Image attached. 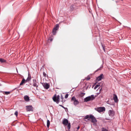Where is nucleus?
I'll return each mask as SVG.
<instances>
[{"label":"nucleus","mask_w":131,"mask_h":131,"mask_svg":"<svg viewBox=\"0 0 131 131\" xmlns=\"http://www.w3.org/2000/svg\"><path fill=\"white\" fill-rule=\"evenodd\" d=\"M90 79V77L89 75L86 78V79L87 80H89Z\"/></svg>","instance_id":"nucleus-26"},{"label":"nucleus","mask_w":131,"mask_h":131,"mask_svg":"<svg viewBox=\"0 0 131 131\" xmlns=\"http://www.w3.org/2000/svg\"><path fill=\"white\" fill-rule=\"evenodd\" d=\"M73 101V103L74 105H78L79 103V102L77 100L75 97L73 96V97L71 99V101Z\"/></svg>","instance_id":"nucleus-8"},{"label":"nucleus","mask_w":131,"mask_h":131,"mask_svg":"<svg viewBox=\"0 0 131 131\" xmlns=\"http://www.w3.org/2000/svg\"><path fill=\"white\" fill-rule=\"evenodd\" d=\"M49 39L51 41H52L53 40V39L51 38H49Z\"/></svg>","instance_id":"nucleus-34"},{"label":"nucleus","mask_w":131,"mask_h":131,"mask_svg":"<svg viewBox=\"0 0 131 131\" xmlns=\"http://www.w3.org/2000/svg\"><path fill=\"white\" fill-rule=\"evenodd\" d=\"M25 80L24 79H23L22 80L20 83V85H22L25 82Z\"/></svg>","instance_id":"nucleus-19"},{"label":"nucleus","mask_w":131,"mask_h":131,"mask_svg":"<svg viewBox=\"0 0 131 131\" xmlns=\"http://www.w3.org/2000/svg\"><path fill=\"white\" fill-rule=\"evenodd\" d=\"M16 71L17 73H18V71L17 69H16Z\"/></svg>","instance_id":"nucleus-36"},{"label":"nucleus","mask_w":131,"mask_h":131,"mask_svg":"<svg viewBox=\"0 0 131 131\" xmlns=\"http://www.w3.org/2000/svg\"><path fill=\"white\" fill-rule=\"evenodd\" d=\"M18 114V112L17 111H16L15 113V115L16 116H17Z\"/></svg>","instance_id":"nucleus-28"},{"label":"nucleus","mask_w":131,"mask_h":131,"mask_svg":"<svg viewBox=\"0 0 131 131\" xmlns=\"http://www.w3.org/2000/svg\"><path fill=\"white\" fill-rule=\"evenodd\" d=\"M59 28V25L58 24H57L54 27L53 29H55L56 30H57Z\"/></svg>","instance_id":"nucleus-16"},{"label":"nucleus","mask_w":131,"mask_h":131,"mask_svg":"<svg viewBox=\"0 0 131 131\" xmlns=\"http://www.w3.org/2000/svg\"><path fill=\"white\" fill-rule=\"evenodd\" d=\"M0 61L2 63H6V61L5 60H4V59H2V58H1L0 59Z\"/></svg>","instance_id":"nucleus-17"},{"label":"nucleus","mask_w":131,"mask_h":131,"mask_svg":"<svg viewBox=\"0 0 131 131\" xmlns=\"http://www.w3.org/2000/svg\"><path fill=\"white\" fill-rule=\"evenodd\" d=\"M80 127L79 126H78V127L77 128V129L78 130L80 128Z\"/></svg>","instance_id":"nucleus-35"},{"label":"nucleus","mask_w":131,"mask_h":131,"mask_svg":"<svg viewBox=\"0 0 131 131\" xmlns=\"http://www.w3.org/2000/svg\"><path fill=\"white\" fill-rule=\"evenodd\" d=\"M84 119H87L89 121L90 120V119H91V122L93 123H95L97 122V120L95 118L92 114L86 115L84 117Z\"/></svg>","instance_id":"nucleus-1"},{"label":"nucleus","mask_w":131,"mask_h":131,"mask_svg":"<svg viewBox=\"0 0 131 131\" xmlns=\"http://www.w3.org/2000/svg\"><path fill=\"white\" fill-rule=\"evenodd\" d=\"M102 46L103 47V49L104 51L105 52V46L104 45H103V44H102Z\"/></svg>","instance_id":"nucleus-22"},{"label":"nucleus","mask_w":131,"mask_h":131,"mask_svg":"<svg viewBox=\"0 0 131 131\" xmlns=\"http://www.w3.org/2000/svg\"><path fill=\"white\" fill-rule=\"evenodd\" d=\"M26 110L27 112L33 111V108L32 105L26 106Z\"/></svg>","instance_id":"nucleus-7"},{"label":"nucleus","mask_w":131,"mask_h":131,"mask_svg":"<svg viewBox=\"0 0 131 131\" xmlns=\"http://www.w3.org/2000/svg\"><path fill=\"white\" fill-rule=\"evenodd\" d=\"M24 99L27 102L29 101L30 100L29 97L27 95H25L24 96Z\"/></svg>","instance_id":"nucleus-13"},{"label":"nucleus","mask_w":131,"mask_h":131,"mask_svg":"<svg viewBox=\"0 0 131 131\" xmlns=\"http://www.w3.org/2000/svg\"><path fill=\"white\" fill-rule=\"evenodd\" d=\"M95 98V97L93 95H92L90 96L87 97L85 98L84 99V101L87 102L90 100H93Z\"/></svg>","instance_id":"nucleus-4"},{"label":"nucleus","mask_w":131,"mask_h":131,"mask_svg":"<svg viewBox=\"0 0 131 131\" xmlns=\"http://www.w3.org/2000/svg\"><path fill=\"white\" fill-rule=\"evenodd\" d=\"M59 105L62 107L63 108H64V109H67V108H66V107H64V106H62V105Z\"/></svg>","instance_id":"nucleus-30"},{"label":"nucleus","mask_w":131,"mask_h":131,"mask_svg":"<svg viewBox=\"0 0 131 131\" xmlns=\"http://www.w3.org/2000/svg\"><path fill=\"white\" fill-rule=\"evenodd\" d=\"M69 96V95L68 94H66L65 96V99H67L68 98V96Z\"/></svg>","instance_id":"nucleus-33"},{"label":"nucleus","mask_w":131,"mask_h":131,"mask_svg":"<svg viewBox=\"0 0 131 131\" xmlns=\"http://www.w3.org/2000/svg\"><path fill=\"white\" fill-rule=\"evenodd\" d=\"M108 113L110 116L113 117L114 116L115 113L113 110H110L108 111Z\"/></svg>","instance_id":"nucleus-9"},{"label":"nucleus","mask_w":131,"mask_h":131,"mask_svg":"<svg viewBox=\"0 0 131 131\" xmlns=\"http://www.w3.org/2000/svg\"><path fill=\"white\" fill-rule=\"evenodd\" d=\"M100 86V85L99 84H96L94 88V89H96L97 88L99 87Z\"/></svg>","instance_id":"nucleus-24"},{"label":"nucleus","mask_w":131,"mask_h":131,"mask_svg":"<svg viewBox=\"0 0 131 131\" xmlns=\"http://www.w3.org/2000/svg\"><path fill=\"white\" fill-rule=\"evenodd\" d=\"M62 123L64 126H67V128L68 130L70 129L71 124L70 122H69L68 120L67 119L65 118H64L62 121Z\"/></svg>","instance_id":"nucleus-2"},{"label":"nucleus","mask_w":131,"mask_h":131,"mask_svg":"<svg viewBox=\"0 0 131 131\" xmlns=\"http://www.w3.org/2000/svg\"><path fill=\"white\" fill-rule=\"evenodd\" d=\"M50 124V122L49 120H48L47 121V128H48Z\"/></svg>","instance_id":"nucleus-20"},{"label":"nucleus","mask_w":131,"mask_h":131,"mask_svg":"<svg viewBox=\"0 0 131 131\" xmlns=\"http://www.w3.org/2000/svg\"><path fill=\"white\" fill-rule=\"evenodd\" d=\"M42 84L43 87L46 89H48L49 87V84L47 83H42Z\"/></svg>","instance_id":"nucleus-10"},{"label":"nucleus","mask_w":131,"mask_h":131,"mask_svg":"<svg viewBox=\"0 0 131 131\" xmlns=\"http://www.w3.org/2000/svg\"><path fill=\"white\" fill-rule=\"evenodd\" d=\"M75 9V7L73 6V5L70 7V9L71 11H73Z\"/></svg>","instance_id":"nucleus-14"},{"label":"nucleus","mask_w":131,"mask_h":131,"mask_svg":"<svg viewBox=\"0 0 131 131\" xmlns=\"http://www.w3.org/2000/svg\"><path fill=\"white\" fill-rule=\"evenodd\" d=\"M43 76L45 77H46V74L45 72H43Z\"/></svg>","instance_id":"nucleus-32"},{"label":"nucleus","mask_w":131,"mask_h":131,"mask_svg":"<svg viewBox=\"0 0 131 131\" xmlns=\"http://www.w3.org/2000/svg\"><path fill=\"white\" fill-rule=\"evenodd\" d=\"M95 110L98 112L100 113L105 111V109L104 107H99L95 108Z\"/></svg>","instance_id":"nucleus-5"},{"label":"nucleus","mask_w":131,"mask_h":131,"mask_svg":"<svg viewBox=\"0 0 131 131\" xmlns=\"http://www.w3.org/2000/svg\"><path fill=\"white\" fill-rule=\"evenodd\" d=\"M61 99L62 100L61 101L63 102V95H61Z\"/></svg>","instance_id":"nucleus-29"},{"label":"nucleus","mask_w":131,"mask_h":131,"mask_svg":"<svg viewBox=\"0 0 131 131\" xmlns=\"http://www.w3.org/2000/svg\"><path fill=\"white\" fill-rule=\"evenodd\" d=\"M113 98L115 102L117 103L118 102V98L117 95L116 94H114L113 95Z\"/></svg>","instance_id":"nucleus-12"},{"label":"nucleus","mask_w":131,"mask_h":131,"mask_svg":"<svg viewBox=\"0 0 131 131\" xmlns=\"http://www.w3.org/2000/svg\"><path fill=\"white\" fill-rule=\"evenodd\" d=\"M104 78V75L103 74H101L100 76L97 77L96 78V80L98 81H99L102 80V79Z\"/></svg>","instance_id":"nucleus-11"},{"label":"nucleus","mask_w":131,"mask_h":131,"mask_svg":"<svg viewBox=\"0 0 131 131\" xmlns=\"http://www.w3.org/2000/svg\"><path fill=\"white\" fill-rule=\"evenodd\" d=\"M103 67V66H102V67H101L100 68L98 69H97V70H96V72L97 71H99L100 70H101V68H102Z\"/></svg>","instance_id":"nucleus-25"},{"label":"nucleus","mask_w":131,"mask_h":131,"mask_svg":"<svg viewBox=\"0 0 131 131\" xmlns=\"http://www.w3.org/2000/svg\"><path fill=\"white\" fill-rule=\"evenodd\" d=\"M60 95H58L57 96L56 94H55L52 98L53 101L56 102L57 104H58L59 102Z\"/></svg>","instance_id":"nucleus-3"},{"label":"nucleus","mask_w":131,"mask_h":131,"mask_svg":"<svg viewBox=\"0 0 131 131\" xmlns=\"http://www.w3.org/2000/svg\"><path fill=\"white\" fill-rule=\"evenodd\" d=\"M105 131H108V130L107 129H106Z\"/></svg>","instance_id":"nucleus-37"},{"label":"nucleus","mask_w":131,"mask_h":131,"mask_svg":"<svg viewBox=\"0 0 131 131\" xmlns=\"http://www.w3.org/2000/svg\"><path fill=\"white\" fill-rule=\"evenodd\" d=\"M57 30L53 29L52 30V33L53 35H55L56 34V31Z\"/></svg>","instance_id":"nucleus-18"},{"label":"nucleus","mask_w":131,"mask_h":131,"mask_svg":"<svg viewBox=\"0 0 131 131\" xmlns=\"http://www.w3.org/2000/svg\"><path fill=\"white\" fill-rule=\"evenodd\" d=\"M85 94V93H81L80 95L81 97L83 96Z\"/></svg>","instance_id":"nucleus-23"},{"label":"nucleus","mask_w":131,"mask_h":131,"mask_svg":"<svg viewBox=\"0 0 131 131\" xmlns=\"http://www.w3.org/2000/svg\"><path fill=\"white\" fill-rule=\"evenodd\" d=\"M31 76L29 74V73H28V77L27 79L26 80V81H29L31 80Z\"/></svg>","instance_id":"nucleus-15"},{"label":"nucleus","mask_w":131,"mask_h":131,"mask_svg":"<svg viewBox=\"0 0 131 131\" xmlns=\"http://www.w3.org/2000/svg\"><path fill=\"white\" fill-rule=\"evenodd\" d=\"M107 129L104 128H102V131H105Z\"/></svg>","instance_id":"nucleus-31"},{"label":"nucleus","mask_w":131,"mask_h":131,"mask_svg":"<svg viewBox=\"0 0 131 131\" xmlns=\"http://www.w3.org/2000/svg\"><path fill=\"white\" fill-rule=\"evenodd\" d=\"M10 92H5V93L6 95H8L10 94Z\"/></svg>","instance_id":"nucleus-27"},{"label":"nucleus","mask_w":131,"mask_h":131,"mask_svg":"<svg viewBox=\"0 0 131 131\" xmlns=\"http://www.w3.org/2000/svg\"><path fill=\"white\" fill-rule=\"evenodd\" d=\"M73 6L75 7V9L77 8V7H78V4L77 3H75L73 4Z\"/></svg>","instance_id":"nucleus-21"},{"label":"nucleus","mask_w":131,"mask_h":131,"mask_svg":"<svg viewBox=\"0 0 131 131\" xmlns=\"http://www.w3.org/2000/svg\"><path fill=\"white\" fill-rule=\"evenodd\" d=\"M38 83L36 81V79L33 80V82L32 83V85L34 87H36L37 90V88L38 87Z\"/></svg>","instance_id":"nucleus-6"}]
</instances>
